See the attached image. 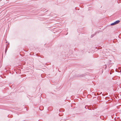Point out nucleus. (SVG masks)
<instances>
[{"mask_svg":"<svg viewBox=\"0 0 121 121\" xmlns=\"http://www.w3.org/2000/svg\"><path fill=\"white\" fill-rule=\"evenodd\" d=\"M120 22V21L119 20H117L115 21L114 22L112 23L110 25L111 26L114 25L119 23Z\"/></svg>","mask_w":121,"mask_h":121,"instance_id":"f257e3e1","label":"nucleus"},{"mask_svg":"<svg viewBox=\"0 0 121 121\" xmlns=\"http://www.w3.org/2000/svg\"><path fill=\"white\" fill-rule=\"evenodd\" d=\"M86 75V74L85 73L84 74H82L79 75L78 76V77L80 78H82L85 76Z\"/></svg>","mask_w":121,"mask_h":121,"instance_id":"f03ea898","label":"nucleus"},{"mask_svg":"<svg viewBox=\"0 0 121 121\" xmlns=\"http://www.w3.org/2000/svg\"><path fill=\"white\" fill-rule=\"evenodd\" d=\"M100 117L101 119L103 120H104L105 118V117L103 116H100Z\"/></svg>","mask_w":121,"mask_h":121,"instance_id":"7ed1b4c3","label":"nucleus"},{"mask_svg":"<svg viewBox=\"0 0 121 121\" xmlns=\"http://www.w3.org/2000/svg\"><path fill=\"white\" fill-rule=\"evenodd\" d=\"M114 71L113 69H112L111 70L110 73V74H111L113 73Z\"/></svg>","mask_w":121,"mask_h":121,"instance_id":"20e7f679","label":"nucleus"},{"mask_svg":"<svg viewBox=\"0 0 121 121\" xmlns=\"http://www.w3.org/2000/svg\"><path fill=\"white\" fill-rule=\"evenodd\" d=\"M64 109H63L61 110V109H60L59 110V111L60 112H62L64 111Z\"/></svg>","mask_w":121,"mask_h":121,"instance_id":"39448f33","label":"nucleus"},{"mask_svg":"<svg viewBox=\"0 0 121 121\" xmlns=\"http://www.w3.org/2000/svg\"><path fill=\"white\" fill-rule=\"evenodd\" d=\"M8 117H10V118H12L13 117V115H8Z\"/></svg>","mask_w":121,"mask_h":121,"instance_id":"423d86ee","label":"nucleus"},{"mask_svg":"<svg viewBox=\"0 0 121 121\" xmlns=\"http://www.w3.org/2000/svg\"><path fill=\"white\" fill-rule=\"evenodd\" d=\"M7 45L6 46V48L5 50V53H6L7 52V50L8 49V48H7Z\"/></svg>","mask_w":121,"mask_h":121,"instance_id":"0eeeda50","label":"nucleus"},{"mask_svg":"<svg viewBox=\"0 0 121 121\" xmlns=\"http://www.w3.org/2000/svg\"><path fill=\"white\" fill-rule=\"evenodd\" d=\"M88 107V106L87 105H86L85 107V108L87 109V107Z\"/></svg>","mask_w":121,"mask_h":121,"instance_id":"6e6552de","label":"nucleus"},{"mask_svg":"<svg viewBox=\"0 0 121 121\" xmlns=\"http://www.w3.org/2000/svg\"><path fill=\"white\" fill-rule=\"evenodd\" d=\"M116 72H120V71L119 70H118V69H117V70L116 69Z\"/></svg>","mask_w":121,"mask_h":121,"instance_id":"1a4fd4ad","label":"nucleus"},{"mask_svg":"<svg viewBox=\"0 0 121 121\" xmlns=\"http://www.w3.org/2000/svg\"><path fill=\"white\" fill-rule=\"evenodd\" d=\"M109 99V97H106L105 98V99Z\"/></svg>","mask_w":121,"mask_h":121,"instance_id":"9d476101","label":"nucleus"},{"mask_svg":"<svg viewBox=\"0 0 121 121\" xmlns=\"http://www.w3.org/2000/svg\"><path fill=\"white\" fill-rule=\"evenodd\" d=\"M37 56H40V57H41V58H43L44 57L43 56H43L42 57L40 56V55L39 54V55H38L37 54Z\"/></svg>","mask_w":121,"mask_h":121,"instance_id":"9b49d317","label":"nucleus"},{"mask_svg":"<svg viewBox=\"0 0 121 121\" xmlns=\"http://www.w3.org/2000/svg\"><path fill=\"white\" fill-rule=\"evenodd\" d=\"M87 109L89 110H91V109L89 107H87Z\"/></svg>","mask_w":121,"mask_h":121,"instance_id":"f8f14e48","label":"nucleus"},{"mask_svg":"<svg viewBox=\"0 0 121 121\" xmlns=\"http://www.w3.org/2000/svg\"><path fill=\"white\" fill-rule=\"evenodd\" d=\"M94 35H93V34L91 35V37L92 38L94 36Z\"/></svg>","mask_w":121,"mask_h":121,"instance_id":"ddd939ff","label":"nucleus"},{"mask_svg":"<svg viewBox=\"0 0 121 121\" xmlns=\"http://www.w3.org/2000/svg\"><path fill=\"white\" fill-rule=\"evenodd\" d=\"M105 69L107 68V65H105Z\"/></svg>","mask_w":121,"mask_h":121,"instance_id":"4468645a","label":"nucleus"},{"mask_svg":"<svg viewBox=\"0 0 121 121\" xmlns=\"http://www.w3.org/2000/svg\"><path fill=\"white\" fill-rule=\"evenodd\" d=\"M102 95L103 96H104V94H102Z\"/></svg>","mask_w":121,"mask_h":121,"instance_id":"2eb2a0df","label":"nucleus"},{"mask_svg":"<svg viewBox=\"0 0 121 121\" xmlns=\"http://www.w3.org/2000/svg\"><path fill=\"white\" fill-rule=\"evenodd\" d=\"M41 77H42V78H43V77L42 76V75H41Z\"/></svg>","mask_w":121,"mask_h":121,"instance_id":"dca6fc26","label":"nucleus"},{"mask_svg":"<svg viewBox=\"0 0 121 121\" xmlns=\"http://www.w3.org/2000/svg\"><path fill=\"white\" fill-rule=\"evenodd\" d=\"M120 67H119V69H120Z\"/></svg>","mask_w":121,"mask_h":121,"instance_id":"f3484780","label":"nucleus"},{"mask_svg":"<svg viewBox=\"0 0 121 121\" xmlns=\"http://www.w3.org/2000/svg\"><path fill=\"white\" fill-rule=\"evenodd\" d=\"M81 52H82L83 53V51H82Z\"/></svg>","mask_w":121,"mask_h":121,"instance_id":"a211bd4d","label":"nucleus"},{"mask_svg":"<svg viewBox=\"0 0 121 121\" xmlns=\"http://www.w3.org/2000/svg\"><path fill=\"white\" fill-rule=\"evenodd\" d=\"M39 121H41V120H39Z\"/></svg>","mask_w":121,"mask_h":121,"instance_id":"6ab92c4d","label":"nucleus"},{"mask_svg":"<svg viewBox=\"0 0 121 121\" xmlns=\"http://www.w3.org/2000/svg\"><path fill=\"white\" fill-rule=\"evenodd\" d=\"M102 92H101V94H102Z\"/></svg>","mask_w":121,"mask_h":121,"instance_id":"aec40b11","label":"nucleus"},{"mask_svg":"<svg viewBox=\"0 0 121 121\" xmlns=\"http://www.w3.org/2000/svg\"><path fill=\"white\" fill-rule=\"evenodd\" d=\"M68 34V33H67V34L66 35H67Z\"/></svg>","mask_w":121,"mask_h":121,"instance_id":"412c9836","label":"nucleus"}]
</instances>
